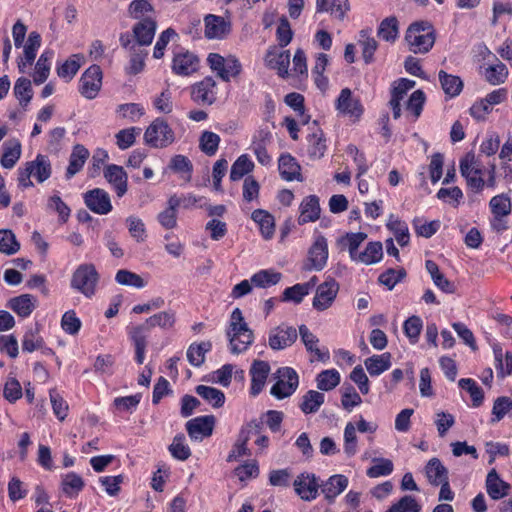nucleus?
<instances>
[{"mask_svg":"<svg viewBox=\"0 0 512 512\" xmlns=\"http://www.w3.org/2000/svg\"><path fill=\"white\" fill-rule=\"evenodd\" d=\"M226 334L229 339L230 351L233 354H240L246 351L253 343V331L248 327L239 308H235L232 311Z\"/></svg>","mask_w":512,"mask_h":512,"instance_id":"1","label":"nucleus"},{"mask_svg":"<svg viewBox=\"0 0 512 512\" xmlns=\"http://www.w3.org/2000/svg\"><path fill=\"white\" fill-rule=\"evenodd\" d=\"M405 40L411 52L424 54L435 43V31L428 21H417L409 25Z\"/></svg>","mask_w":512,"mask_h":512,"instance_id":"2","label":"nucleus"},{"mask_svg":"<svg viewBox=\"0 0 512 512\" xmlns=\"http://www.w3.org/2000/svg\"><path fill=\"white\" fill-rule=\"evenodd\" d=\"M99 278V273L93 264H81L74 271L70 285L74 290L91 298L96 293Z\"/></svg>","mask_w":512,"mask_h":512,"instance_id":"3","label":"nucleus"},{"mask_svg":"<svg viewBox=\"0 0 512 512\" xmlns=\"http://www.w3.org/2000/svg\"><path fill=\"white\" fill-rule=\"evenodd\" d=\"M175 140L174 131L162 118H156L144 133L145 144L152 148H166Z\"/></svg>","mask_w":512,"mask_h":512,"instance_id":"4","label":"nucleus"},{"mask_svg":"<svg viewBox=\"0 0 512 512\" xmlns=\"http://www.w3.org/2000/svg\"><path fill=\"white\" fill-rule=\"evenodd\" d=\"M277 381L272 386L270 393L277 399L291 396L299 385V377L296 371L290 367H282L277 370Z\"/></svg>","mask_w":512,"mask_h":512,"instance_id":"5","label":"nucleus"},{"mask_svg":"<svg viewBox=\"0 0 512 512\" xmlns=\"http://www.w3.org/2000/svg\"><path fill=\"white\" fill-rule=\"evenodd\" d=\"M328 243L323 235H318L308 250L307 260L303 265L306 271H321L327 263Z\"/></svg>","mask_w":512,"mask_h":512,"instance_id":"6","label":"nucleus"},{"mask_svg":"<svg viewBox=\"0 0 512 512\" xmlns=\"http://www.w3.org/2000/svg\"><path fill=\"white\" fill-rule=\"evenodd\" d=\"M102 86V71L100 66L92 65L80 78L79 91L87 99H94Z\"/></svg>","mask_w":512,"mask_h":512,"instance_id":"7","label":"nucleus"},{"mask_svg":"<svg viewBox=\"0 0 512 512\" xmlns=\"http://www.w3.org/2000/svg\"><path fill=\"white\" fill-rule=\"evenodd\" d=\"M216 81L207 76L191 87V98L201 105H212L217 99Z\"/></svg>","mask_w":512,"mask_h":512,"instance_id":"8","label":"nucleus"},{"mask_svg":"<svg viewBox=\"0 0 512 512\" xmlns=\"http://www.w3.org/2000/svg\"><path fill=\"white\" fill-rule=\"evenodd\" d=\"M339 291V284L334 278H328L317 287L313 299V307L318 311L328 309L334 302Z\"/></svg>","mask_w":512,"mask_h":512,"instance_id":"9","label":"nucleus"},{"mask_svg":"<svg viewBox=\"0 0 512 512\" xmlns=\"http://www.w3.org/2000/svg\"><path fill=\"white\" fill-rule=\"evenodd\" d=\"M296 494L304 501H312L317 498L319 483L313 473L303 472L293 482Z\"/></svg>","mask_w":512,"mask_h":512,"instance_id":"10","label":"nucleus"},{"mask_svg":"<svg viewBox=\"0 0 512 512\" xmlns=\"http://www.w3.org/2000/svg\"><path fill=\"white\" fill-rule=\"evenodd\" d=\"M85 205L94 213L106 215L112 210L109 194L101 189L94 188L83 195Z\"/></svg>","mask_w":512,"mask_h":512,"instance_id":"11","label":"nucleus"},{"mask_svg":"<svg viewBox=\"0 0 512 512\" xmlns=\"http://www.w3.org/2000/svg\"><path fill=\"white\" fill-rule=\"evenodd\" d=\"M297 337V330L294 327L281 325L270 331L269 346L273 350H281L291 346Z\"/></svg>","mask_w":512,"mask_h":512,"instance_id":"12","label":"nucleus"},{"mask_svg":"<svg viewBox=\"0 0 512 512\" xmlns=\"http://www.w3.org/2000/svg\"><path fill=\"white\" fill-rule=\"evenodd\" d=\"M214 424L213 415L200 416L189 420L186 423V430L192 439L202 440L212 435Z\"/></svg>","mask_w":512,"mask_h":512,"instance_id":"13","label":"nucleus"},{"mask_svg":"<svg viewBox=\"0 0 512 512\" xmlns=\"http://www.w3.org/2000/svg\"><path fill=\"white\" fill-rule=\"evenodd\" d=\"M336 109L340 113L348 115L355 120H358L363 113V107L360 101L352 96V91L349 88L341 90L336 101Z\"/></svg>","mask_w":512,"mask_h":512,"instance_id":"14","label":"nucleus"},{"mask_svg":"<svg viewBox=\"0 0 512 512\" xmlns=\"http://www.w3.org/2000/svg\"><path fill=\"white\" fill-rule=\"evenodd\" d=\"M157 28L154 17L146 16L137 22L132 29L138 46H148L152 43Z\"/></svg>","mask_w":512,"mask_h":512,"instance_id":"15","label":"nucleus"},{"mask_svg":"<svg viewBox=\"0 0 512 512\" xmlns=\"http://www.w3.org/2000/svg\"><path fill=\"white\" fill-rule=\"evenodd\" d=\"M199 59L189 51L175 53L172 61V70L175 74L188 76L198 70Z\"/></svg>","mask_w":512,"mask_h":512,"instance_id":"16","label":"nucleus"},{"mask_svg":"<svg viewBox=\"0 0 512 512\" xmlns=\"http://www.w3.org/2000/svg\"><path fill=\"white\" fill-rule=\"evenodd\" d=\"M205 37L208 39H223L231 31V23L221 16L208 14L204 18Z\"/></svg>","mask_w":512,"mask_h":512,"instance_id":"17","label":"nucleus"},{"mask_svg":"<svg viewBox=\"0 0 512 512\" xmlns=\"http://www.w3.org/2000/svg\"><path fill=\"white\" fill-rule=\"evenodd\" d=\"M104 178L112 185L118 197L127 192L128 176L124 168L119 165L110 164L104 169Z\"/></svg>","mask_w":512,"mask_h":512,"instance_id":"18","label":"nucleus"},{"mask_svg":"<svg viewBox=\"0 0 512 512\" xmlns=\"http://www.w3.org/2000/svg\"><path fill=\"white\" fill-rule=\"evenodd\" d=\"M270 372V366L262 360H255L250 368L251 388L250 393L253 396L258 395L264 388L267 377Z\"/></svg>","mask_w":512,"mask_h":512,"instance_id":"19","label":"nucleus"},{"mask_svg":"<svg viewBox=\"0 0 512 512\" xmlns=\"http://www.w3.org/2000/svg\"><path fill=\"white\" fill-rule=\"evenodd\" d=\"M300 215L298 224L304 225L309 222H315L320 217L319 198L316 195H309L303 199L300 204Z\"/></svg>","mask_w":512,"mask_h":512,"instance_id":"20","label":"nucleus"},{"mask_svg":"<svg viewBox=\"0 0 512 512\" xmlns=\"http://www.w3.org/2000/svg\"><path fill=\"white\" fill-rule=\"evenodd\" d=\"M299 335L308 352L314 353L316 360L326 362L330 358L328 349L321 350L317 347L319 339L306 325L299 326Z\"/></svg>","mask_w":512,"mask_h":512,"instance_id":"21","label":"nucleus"},{"mask_svg":"<svg viewBox=\"0 0 512 512\" xmlns=\"http://www.w3.org/2000/svg\"><path fill=\"white\" fill-rule=\"evenodd\" d=\"M176 323V312L173 310H166L158 312L146 319L144 324L138 325L137 327H144V333L155 327H159L163 330H170L175 326Z\"/></svg>","mask_w":512,"mask_h":512,"instance_id":"22","label":"nucleus"},{"mask_svg":"<svg viewBox=\"0 0 512 512\" xmlns=\"http://www.w3.org/2000/svg\"><path fill=\"white\" fill-rule=\"evenodd\" d=\"M41 46V36L38 32L32 31L26 44L24 45V57L18 62V68L21 73L25 72L27 66L32 65L35 60L37 50Z\"/></svg>","mask_w":512,"mask_h":512,"instance_id":"23","label":"nucleus"},{"mask_svg":"<svg viewBox=\"0 0 512 512\" xmlns=\"http://www.w3.org/2000/svg\"><path fill=\"white\" fill-rule=\"evenodd\" d=\"M278 168L281 177L286 181H302L300 165L290 154H282L279 158Z\"/></svg>","mask_w":512,"mask_h":512,"instance_id":"24","label":"nucleus"},{"mask_svg":"<svg viewBox=\"0 0 512 512\" xmlns=\"http://www.w3.org/2000/svg\"><path fill=\"white\" fill-rule=\"evenodd\" d=\"M486 490L492 499L499 500L508 495L510 485L500 479L496 470L492 469L486 478Z\"/></svg>","mask_w":512,"mask_h":512,"instance_id":"25","label":"nucleus"},{"mask_svg":"<svg viewBox=\"0 0 512 512\" xmlns=\"http://www.w3.org/2000/svg\"><path fill=\"white\" fill-rule=\"evenodd\" d=\"M267 66L278 71L279 76L286 77L288 75V67L290 65L289 51L277 52L269 50L265 56Z\"/></svg>","mask_w":512,"mask_h":512,"instance_id":"26","label":"nucleus"},{"mask_svg":"<svg viewBox=\"0 0 512 512\" xmlns=\"http://www.w3.org/2000/svg\"><path fill=\"white\" fill-rule=\"evenodd\" d=\"M90 153L83 145L77 144L73 147L69 158V165L66 170V178L70 179L77 174L84 166Z\"/></svg>","mask_w":512,"mask_h":512,"instance_id":"27","label":"nucleus"},{"mask_svg":"<svg viewBox=\"0 0 512 512\" xmlns=\"http://www.w3.org/2000/svg\"><path fill=\"white\" fill-rule=\"evenodd\" d=\"M348 0H316V12H329L337 19L343 20L349 10Z\"/></svg>","mask_w":512,"mask_h":512,"instance_id":"28","label":"nucleus"},{"mask_svg":"<svg viewBox=\"0 0 512 512\" xmlns=\"http://www.w3.org/2000/svg\"><path fill=\"white\" fill-rule=\"evenodd\" d=\"M8 306L20 317H28L36 308V298L30 294H22L11 298Z\"/></svg>","mask_w":512,"mask_h":512,"instance_id":"29","label":"nucleus"},{"mask_svg":"<svg viewBox=\"0 0 512 512\" xmlns=\"http://www.w3.org/2000/svg\"><path fill=\"white\" fill-rule=\"evenodd\" d=\"M383 246L379 241L369 242L363 252H359L352 261L372 265L381 261Z\"/></svg>","mask_w":512,"mask_h":512,"instance_id":"30","label":"nucleus"},{"mask_svg":"<svg viewBox=\"0 0 512 512\" xmlns=\"http://www.w3.org/2000/svg\"><path fill=\"white\" fill-rule=\"evenodd\" d=\"M367 238L363 232L346 233L344 236L337 240V246L341 249H348L351 260L355 259L359 253L358 248Z\"/></svg>","mask_w":512,"mask_h":512,"instance_id":"31","label":"nucleus"},{"mask_svg":"<svg viewBox=\"0 0 512 512\" xmlns=\"http://www.w3.org/2000/svg\"><path fill=\"white\" fill-rule=\"evenodd\" d=\"M38 182L42 183L51 176V163L47 156L38 154L34 161L26 163Z\"/></svg>","mask_w":512,"mask_h":512,"instance_id":"32","label":"nucleus"},{"mask_svg":"<svg viewBox=\"0 0 512 512\" xmlns=\"http://www.w3.org/2000/svg\"><path fill=\"white\" fill-rule=\"evenodd\" d=\"M251 218L259 225L261 234L265 239L272 238L275 231V221L269 212L257 209L252 212Z\"/></svg>","mask_w":512,"mask_h":512,"instance_id":"33","label":"nucleus"},{"mask_svg":"<svg viewBox=\"0 0 512 512\" xmlns=\"http://www.w3.org/2000/svg\"><path fill=\"white\" fill-rule=\"evenodd\" d=\"M425 471L429 482L435 486L448 480V471L438 458L430 459Z\"/></svg>","mask_w":512,"mask_h":512,"instance_id":"34","label":"nucleus"},{"mask_svg":"<svg viewBox=\"0 0 512 512\" xmlns=\"http://www.w3.org/2000/svg\"><path fill=\"white\" fill-rule=\"evenodd\" d=\"M348 485V478L341 474L331 476L322 487V493L329 500L341 494Z\"/></svg>","mask_w":512,"mask_h":512,"instance_id":"35","label":"nucleus"},{"mask_svg":"<svg viewBox=\"0 0 512 512\" xmlns=\"http://www.w3.org/2000/svg\"><path fill=\"white\" fill-rule=\"evenodd\" d=\"M366 369L371 376H378L391 366V354L386 352L381 355H373L364 361Z\"/></svg>","mask_w":512,"mask_h":512,"instance_id":"36","label":"nucleus"},{"mask_svg":"<svg viewBox=\"0 0 512 512\" xmlns=\"http://www.w3.org/2000/svg\"><path fill=\"white\" fill-rule=\"evenodd\" d=\"M439 81L444 93L450 98L458 96L463 89V81L460 77L439 71Z\"/></svg>","mask_w":512,"mask_h":512,"instance_id":"37","label":"nucleus"},{"mask_svg":"<svg viewBox=\"0 0 512 512\" xmlns=\"http://www.w3.org/2000/svg\"><path fill=\"white\" fill-rule=\"evenodd\" d=\"M324 400L325 396L323 393L316 390H309L303 395L299 407L304 414H313L320 409Z\"/></svg>","mask_w":512,"mask_h":512,"instance_id":"38","label":"nucleus"},{"mask_svg":"<svg viewBox=\"0 0 512 512\" xmlns=\"http://www.w3.org/2000/svg\"><path fill=\"white\" fill-rule=\"evenodd\" d=\"M130 338L135 348V360L138 364H143L147 346L144 327H133L129 332Z\"/></svg>","mask_w":512,"mask_h":512,"instance_id":"39","label":"nucleus"},{"mask_svg":"<svg viewBox=\"0 0 512 512\" xmlns=\"http://www.w3.org/2000/svg\"><path fill=\"white\" fill-rule=\"evenodd\" d=\"M387 228L393 232L396 241L400 246L403 247L409 243L410 236L408 226L398 217L391 214L387 222Z\"/></svg>","mask_w":512,"mask_h":512,"instance_id":"40","label":"nucleus"},{"mask_svg":"<svg viewBox=\"0 0 512 512\" xmlns=\"http://www.w3.org/2000/svg\"><path fill=\"white\" fill-rule=\"evenodd\" d=\"M4 153L1 157L0 163L3 168L11 169L15 166L21 156V144L19 141H10L4 143Z\"/></svg>","mask_w":512,"mask_h":512,"instance_id":"41","label":"nucleus"},{"mask_svg":"<svg viewBox=\"0 0 512 512\" xmlns=\"http://www.w3.org/2000/svg\"><path fill=\"white\" fill-rule=\"evenodd\" d=\"M177 204L176 199H168L167 207L158 214L157 220L163 228L168 230L176 228Z\"/></svg>","mask_w":512,"mask_h":512,"instance_id":"42","label":"nucleus"},{"mask_svg":"<svg viewBox=\"0 0 512 512\" xmlns=\"http://www.w3.org/2000/svg\"><path fill=\"white\" fill-rule=\"evenodd\" d=\"M53 56L54 52L52 50H46L39 57L33 77L35 84H42L48 78L50 72V61Z\"/></svg>","mask_w":512,"mask_h":512,"instance_id":"43","label":"nucleus"},{"mask_svg":"<svg viewBox=\"0 0 512 512\" xmlns=\"http://www.w3.org/2000/svg\"><path fill=\"white\" fill-rule=\"evenodd\" d=\"M140 47L137 44H132L130 47V61L126 68L128 74L136 75L144 69L147 53Z\"/></svg>","mask_w":512,"mask_h":512,"instance_id":"44","label":"nucleus"},{"mask_svg":"<svg viewBox=\"0 0 512 512\" xmlns=\"http://www.w3.org/2000/svg\"><path fill=\"white\" fill-rule=\"evenodd\" d=\"M281 273L271 269L260 270L251 277V283L259 288L276 285L281 280Z\"/></svg>","mask_w":512,"mask_h":512,"instance_id":"45","label":"nucleus"},{"mask_svg":"<svg viewBox=\"0 0 512 512\" xmlns=\"http://www.w3.org/2000/svg\"><path fill=\"white\" fill-rule=\"evenodd\" d=\"M196 393L205 399L208 403L212 404L213 407H222L225 402L224 393L214 387L198 385L196 387Z\"/></svg>","mask_w":512,"mask_h":512,"instance_id":"46","label":"nucleus"},{"mask_svg":"<svg viewBox=\"0 0 512 512\" xmlns=\"http://www.w3.org/2000/svg\"><path fill=\"white\" fill-rule=\"evenodd\" d=\"M254 168V163L250 160L248 155L242 154L232 164L230 171V179L232 181H238L245 175L250 173Z\"/></svg>","mask_w":512,"mask_h":512,"instance_id":"47","label":"nucleus"},{"mask_svg":"<svg viewBox=\"0 0 512 512\" xmlns=\"http://www.w3.org/2000/svg\"><path fill=\"white\" fill-rule=\"evenodd\" d=\"M84 487V481L78 474L70 472L62 478V491L68 497H74Z\"/></svg>","mask_w":512,"mask_h":512,"instance_id":"48","label":"nucleus"},{"mask_svg":"<svg viewBox=\"0 0 512 512\" xmlns=\"http://www.w3.org/2000/svg\"><path fill=\"white\" fill-rule=\"evenodd\" d=\"M317 388L321 391H330L340 383V374L336 369L324 370L317 375Z\"/></svg>","mask_w":512,"mask_h":512,"instance_id":"49","label":"nucleus"},{"mask_svg":"<svg viewBox=\"0 0 512 512\" xmlns=\"http://www.w3.org/2000/svg\"><path fill=\"white\" fill-rule=\"evenodd\" d=\"M84 59L81 54H74L67 59L61 66L57 68V74L60 78L72 79L81 67V62Z\"/></svg>","mask_w":512,"mask_h":512,"instance_id":"50","label":"nucleus"},{"mask_svg":"<svg viewBox=\"0 0 512 512\" xmlns=\"http://www.w3.org/2000/svg\"><path fill=\"white\" fill-rule=\"evenodd\" d=\"M398 20L396 17H387L380 23L378 27V36L385 41H395L398 36Z\"/></svg>","mask_w":512,"mask_h":512,"instance_id":"51","label":"nucleus"},{"mask_svg":"<svg viewBox=\"0 0 512 512\" xmlns=\"http://www.w3.org/2000/svg\"><path fill=\"white\" fill-rule=\"evenodd\" d=\"M211 348L210 342L191 344L187 350V359L193 366L199 367L204 363L205 353Z\"/></svg>","mask_w":512,"mask_h":512,"instance_id":"52","label":"nucleus"},{"mask_svg":"<svg viewBox=\"0 0 512 512\" xmlns=\"http://www.w3.org/2000/svg\"><path fill=\"white\" fill-rule=\"evenodd\" d=\"M169 452L171 455L180 461H185L191 456V450L188 445L185 444V435L177 434L172 443L169 446Z\"/></svg>","mask_w":512,"mask_h":512,"instance_id":"53","label":"nucleus"},{"mask_svg":"<svg viewBox=\"0 0 512 512\" xmlns=\"http://www.w3.org/2000/svg\"><path fill=\"white\" fill-rule=\"evenodd\" d=\"M284 102L298 113L302 124L309 122L310 116L305 113L304 96L300 93L292 92L285 96Z\"/></svg>","mask_w":512,"mask_h":512,"instance_id":"54","label":"nucleus"},{"mask_svg":"<svg viewBox=\"0 0 512 512\" xmlns=\"http://www.w3.org/2000/svg\"><path fill=\"white\" fill-rule=\"evenodd\" d=\"M489 206L493 216H508L512 209L511 200L505 194L492 197Z\"/></svg>","mask_w":512,"mask_h":512,"instance_id":"55","label":"nucleus"},{"mask_svg":"<svg viewBox=\"0 0 512 512\" xmlns=\"http://www.w3.org/2000/svg\"><path fill=\"white\" fill-rule=\"evenodd\" d=\"M14 94L19 99L20 105L26 107L33 96L30 80L23 77L19 78L14 86Z\"/></svg>","mask_w":512,"mask_h":512,"instance_id":"56","label":"nucleus"},{"mask_svg":"<svg viewBox=\"0 0 512 512\" xmlns=\"http://www.w3.org/2000/svg\"><path fill=\"white\" fill-rule=\"evenodd\" d=\"M405 277L406 271L404 268H389L379 275L378 281L380 284L386 286L389 290H392L395 285L401 282Z\"/></svg>","mask_w":512,"mask_h":512,"instance_id":"57","label":"nucleus"},{"mask_svg":"<svg viewBox=\"0 0 512 512\" xmlns=\"http://www.w3.org/2000/svg\"><path fill=\"white\" fill-rule=\"evenodd\" d=\"M20 244L11 230H0V252L12 255L18 252Z\"/></svg>","mask_w":512,"mask_h":512,"instance_id":"58","label":"nucleus"},{"mask_svg":"<svg viewBox=\"0 0 512 512\" xmlns=\"http://www.w3.org/2000/svg\"><path fill=\"white\" fill-rule=\"evenodd\" d=\"M373 465L368 468L367 476L370 478H377L380 476H387L393 472V463L391 460L386 458H375L373 459Z\"/></svg>","mask_w":512,"mask_h":512,"instance_id":"59","label":"nucleus"},{"mask_svg":"<svg viewBox=\"0 0 512 512\" xmlns=\"http://www.w3.org/2000/svg\"><path fill=\"white\" fill-rule=\"evenodd\" d=\"M308 142V154L310 158H321L326 151V144L323 133L321 131L319 133H313L309 136Z\"/></svg>","mask_w":512,"mask_h":512,"instance_id":"60","label":"nucleus"},{"mask_svg":"<svg viewBox=\"0 0 512 512\" xmlns=\"http://www.w3.org/2000/svg\"><path fill=\"white\" fill-rule=\"evenodd\" d=\"M115 280L118 284L124 286H132L136 288H143L145 286V282L140 275L126 269L118 270Z\"/></svg>","mask_w":512,"mask_h":512,"instance_id":"61","label":"nucleus"},{"mask_svg":"<svg viewBox=\"0 0 512 512\" xmlns=\"http://www.w3.org/2000/svg\"><path fill=\"white\" fill-rule=\"evenodd\" d=\"M421 506L411 495H405L385 512H420Z\"/></svg>","mask_w":512,"mask_h":512,"instance_id":"62","label":"nucleus"},{"mask_svg":"<svg viewBox=\"0 0 512 512\" xmlns=\"http://www.w3.org/2000/svg\"><path fill=\"white\" fill-rule=\"evenodd\" d=\"M50 401L53 409V413L60 420L63 421L67 417L69 406L63 397L56 391L51 389L49 392Z\"/></svg>","mask_w":512,"mask_h":512,"instance_id":"63","label":"nucleus"},{"mask_svg":"<svg viewBox=\"0 0 512 512\" xmlns=\"http://www.w3.org/2000/svg\"><path fill=\"white\" fill-rule=\"evenodd\" d=\"M497 376L505 378L512 374V353L506 352L503 359L502 350H495Z\"/></svg>","mask_w":512,"mask_h":512,"instance_id":"64","label":"nucleus"}]
</instances>
